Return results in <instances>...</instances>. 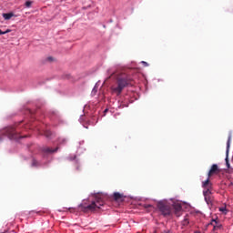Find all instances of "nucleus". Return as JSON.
Instances as JSON below:
<instances>
[{"instance_id":"9","label":"nucleus","mask_w":233,"mask_h":233,"mask_svg":"<svg viewBox=\"0 0 233 233\" xmlns=\"http://www.w3.org/2000/svg\"><path fill=\"white\" fill-rule=\"evenodd\" d=\"M42 152H44L46 156H48V154H54V152H57V147L56 149H53L52 147H44Z\"/></svg>"},{"instance_id":"20","label":"nucleus","mask_w":233,"mask_h":233,"mask_svg":"<svg viewBox=\"0 0 233 233\" xmlns=\"http://www.w3.org/2000/svg\"><path fill=\"white\" fill-rule=\"evenodd\" d=\"M69 161H73V159L76 160V163H77V156H74V157L72 158V157H68Z\"/></svg>"},{"instance_id":"2","label":"nucleus","mask_w":233,"mask_h":233,"mask_svg":"<svg viewBox=\"0 0 233 233\" xmlns=\"http://www.w3.org/2000/svg\"><path fill=\"white\" fill-rule=\"evenodd\" d=\"M93 196L94 199L91 204H86L84 200V203L80 204L78 207L83 210V212H96V210H99L103 205H105V199L103 198V194L101 193H95L91 194Z\"/></svg>"},{"instance_id":"14","label":"nucleus","mask_w":233,"mask_h":233,"mask_svg":"<svg viewBox=\"0 0 233 233\" xmlns=\"http://www.w3.org/2000/svg\"><path fill=\"white\" fill-rule=\"evenodd\" d=\"M188 223H190V221L188 220V217H185V218L182 221L183 227H187V225H188Z\"/></svg>"},{"instance_id":"7","label":"nucleus","mask_w":233,"mask_h":233,"mask_svg":"<svg viewBox=\"0 0 233 233\" xmlns=\"http://www.w3.org/2000/svg\"><path fill=\"white\" fill-rule=\"evenodd\" d=\"M183 205H185V203L180 201L173 202V208L175 210V215L177 216V218H179V216H181V212H183Z\"/></svg>"},{"instance_id":"11","label":"nucleus","mask_w":233,"mask_h":233,"mask_svg":"<svg viewBox=\"0 0 233 233\" xmlns=\"http://www.w3.org/2000/svg\"><path fill=\"white\" fill-rule=\"evenodd\" d=\"M98 86H99V82H97V83L95 85V86H94V88H93V90H92V92H91V96H96V94H97V88H98Z\"/></svg>"},{"instance_id":"4","label":"nucleus","mask_w":233,"mask_h":233,"mask_svg":"<svg viewBox=\"0 0 233 233\" xmlns=\"http://www.w3.org/2000/svg\"><path fill=\"white\" fill-rule=\"evenodd\" d=\"M157 208L159 212H161L162 216L165 218H167L168 216H172V209L170 208V206L167 204L165 201H159L157 203Z\"/></svg>"},{"instance_id":"5","label":"nucleus","mask_w":233,"mask_h":233,"mask_svg":"<svg viewBox=\"0 0 233 233\" xmlns=\"http://www.w3.org/2000/svg\"><path fill=\"white\" fill-rule=\"evenodd\" d=\"M216 172H219V167L217 166V164H213L208 173V178L202 182V188H207V187H212V183H210V176H212V174H216Z\"/></svg>"},{"instance_id":"29","label":"nucleus","mask_w":233,"mask_h":233,"mask_svg":"<svg viewBox=\"0 0 233 233\" xmlns=\"http://www.w3.org/2000/svg\"><path fill=\"white\" fill-rule=\"evenodd\" d=\"M194 233H201V231H195Z\"/></svg>"},{"instance_id":"19","label":"nucleus","mask_w":233,"mask_h":233,"mask_svg":"<svg viewBox=\"0 0 233 233\" xmlns=\"http://www.w3.org/2000/svg\"><path fill=\"white\" fill-rule=\"evenodd\" d=\"M45 136L50 137L52 136V131H46Z\"/></svg>"},{"instance_id":"21","label":"nucleus","mask_w":233,"mask_h":233,"mask_svg":"<svg viewBox=\"0 0 233 233\" xmlns=\"http://www.w3.org/2000/svg\"><path fill=\"white\" fill-rule=\"evenodd\" d=\"M144 208H152V204H144Z\"/></svg>"},{"instance_id":"28","label":"nucleus","mask_w":233,"mask_h":233,"mask_svg":"<svg viewBox=\"0 0 233 233\" xmlns=\"http://www.w3.org/2000/svg\"><path fill=\"white\" fill-rule=\"evenodd\" d=\"M213 223H217V221L215 219L212 220Z\"/></svg>"},{"instance_id":"3","label":"nucleus","mask_w":233,"mask_h":233,"mask_svg":"<svg viewBox=\"0 0 233 233\" xmlns=\"http://www.w3.org/2000/svg\"><path fill=\"white\" fill-rule=\"evenodd\" d=\"M23 130H26V127H23V124H20L19 126L8 127L5 129L4 136H6L8 139L19 141V139L26 137V136H21V131Z\"/></svg>"},{"instance_id":"1","label":"nucleus","mask_w":233,"mask_h":233,"mask_svg":"<svg viewBox=\"0 0 233 233\" xmlns=\"http://www.w3.org/2000/svg\"><path fill=\"white\" fill-rule=\"evenodd\" d=\"M110 75L109 77L116 79V83L111 86L112 94H116V96H121V92L130 85V76L127 73L117 70V71H108Z\"/></svg>"},{"instance_id":"25","label":"nucleus","mask_w":233,"mask_h":233,"mask_svg":"<svg viewBox=\"0 0 233 233\" xmlns=\"http://www.w3.org/2000/svg\"><path fill=\"white\" fill-rule=\"evenodd\" d=\"M164 233H172L170 230H165Z\"/></svg>"},{"instance_id":"24","label":"nucleus","mask_w":233,"mask_h":233,"mask_svg":"<svg viewBox=\"0 0 233 233\" xmlns=\"http://www.w3.org/2000/svg\"><path fill=\"white\" fill-rule=\"evenodd\" d=\"M80 150H83V148L82 147H78V149H77V154H79V151Z\"/></svg>"},{"instance_id":"18","label":"nucleus","mask_w":233,"mask_h":233,"mask_svg":"<svg viewBox=\"0 0 233 233\" xmlns=\"http://www.w3.org/2000/svg\"><path fill=\"white\" fill-rule=\"evenodd\" d=\"M25 6H26V8H30V6H32V1H26Z\"/></svg>"},{"instance_id":"16","label":"nucleus","mask_w":233,"mask_h":233,"mask_svg":"<svg viewBox=\"0 0 233 233\" xmlns=\"http://www.w3.org/2000/svg\"><path fill=\"white\" fill-rule=\"evenodd\" d=\"M10 32H12L11 29H7L5 31H3L0 29V35H5V34H10Z\"/></svg>"},{"instance_id":"15","label":"nucleus","mask_w":233,"mask_h":233,"mask_svg":"<svg viewBox=\"0 0 233 233\" xmlns=\"http://www.w3.org/2000/svg\"><path fill=\"white\" fill-rule=\"evenodd\" d=\"M121 198H123V195H121L120 193H114V198L117 201V199H121Z\"/></svg>"},{"instance_id":"27","label":"nucleus","mask_w":233,"mask_h":233,"mask_svg":"<svg viewBox=\"0 0 233 233\" xmlns=\"http://www.w3.org/2000/svg\"><path fill=\"white\" fill-rule=\"evenodd\" d=\"M0 141H3V137H0Z\"/></svg>"},{"instance_id":"6","label":"nucleus","mask_w":233,"mask_h":233,"mask_svg":"<svg viewBox=\"0 0 233 233\" xmlns=\"http://www.w3.org/2000/svg\"><path fill=\"white\" fill-rule=\"evenodd\" d=\"M204 188L205 190L203 191V196H204L205 201L207 205H210V203H212V197H210L212 195V184H211V187L207 186Z\"/></svg>"},{"instance_id":"22","label":"nucleus","mask_w":233,"mask_h":233,"mask_svg":"<svg viewBox=\"0 0 233 233\" xmlns=\"http://www.w3.org/2000/svg\"><path fill=\"white\" fill-rule=\"evenodd\" d=\"M80 123H83V121H85V116H81L79 118Z\"/></svg>"},{"instance_id":"10","label":"nucleus","mask_w":233,"mask_h":233,"mask_svg":"<svg viewBox=\"0 0 233 233\" xmlns=\"http://www.w3.org/2000/svg\"><path fill=\"white\" fill-rule=\"evenodd\" d=\"M2 17H4L5 21H10L11 17H17V15H14V13H3Z\"/></svg>"},{"instance_id":"23","label":"nucleus","mask_w":233,"mask_h":233,"mask_svg":"<svg viewBox=\"0 0 233 233\" xmlns=\"http://www.w3.org/2000/svg\"><path fill=\"white\" fill-rule=\"evenodd\" d=\"M141 63H142V65H144V66H148V63H147L145 61H142Z\"/></svg>"},{"instance_id":"17","label":"nucleus","mask_w":233,"mask_h":233,"mask_svg":"<svg viewBox=\"0 0 233 233\" xmlns=\"http://www.w3.org/2000/svg\"><path fill=\"white\" fill-rule=\"evenodd\" d=\"M66 142V138H59V139H58V143H59L60 145H65Z\"/></svg>"},{"instance_id":"26","label":"nucleus","mask_w":233,"mask_h":233,"mask_svg":"<svg viewBox=\"0 0 233 233\" xmlns=\"http://www.w3.org/2000/svg\"><path fill=\"white\" fill-rule=\"evenodd\" d=\"M47 60H48V61H52L53 58H52V57H48Z\"/></svg>"},{"instance_id":"12","label":"nucleus","mask_w":233,"mask_h":233,"mask_svg":"<svg viewBox=\"0 0 233 233\" xmlns=\"http://www.w3.org/2000/svg\"><path fill=\"white\" fill-rule=\"evenodd\" d=\"M32 167H35L37 168L39 167H43V164H41L40 162H37V160H35V159H33Z\"/></svg>"},{"instance_id":"13","label":"nucleus","mask_w":233,"mask_h":233,"mask_svg":"<svg viewBox=\"0 0 233 233\" xmlns=\"http://www.w3.org/2000/svg\"><path fill=\"white\" fill-rule=\"evenodd\" d=\"M219 212H222V214H224L225 216L228 214V210H227V207L219 208Z\"/></svg>"},{"instance_id":"30","label":"nucleus","mask_w":233,"mask_h":233,"mask_svg":"<svg viewBox=\"0 0 233 233\" xmlns=\"http://www.w3.org/2000/svg\"><path fill=\"white\" fill-rule=\"evenodd\" d=\"M104 112H108V109H105V111Z\"/></svg>"},{"instance_id":"8","label":"nucleus","mask_w":233,"mask_h":233,"mask_svg":"<svg viewBox=\"0 0 233 233\" xmlns=\"http://www.w3.org/2000/svg\"><path fill=\"white\" fill-rule=\"evenodd\" d=\"M230 141H232L231 134H229L228 136V142H227V150H226V154H227L226 162H227L228 167H230V164H228V151L230 150Z\"/></svg>"}]
</instances>
